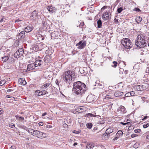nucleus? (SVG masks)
Returning a JSON list of instances; mask_svg holds the SVG:
<instances>
[{"instance_id":"f257e3e1","label":"nucleus","mask_w":149,"mask_h":149,"mask_svg":"<svg viewBox=\"0 0 149 149\" xmlns=\"http://www.w3.org/2000/svg\"><path fill=\"white\" fill-rule=\"evenodd\" d=\"M87 90L86 86L84 83L78 81L74 83L72 90L73 93L79 96H81Z\"/></svg>"},{"instance_id":"f03ea898","label":"nucleus","mask_w":149,"mask_h":149,"mask_svg":"<svg viewBox=\"0 0 149 149\" xmlns=\"http://www.w3.org/2000/svg\"><path fill=\"white\" fill-rule=\"evenodd\" d=\"M62 77L64 81L70 85L72 83V79L76 78L75 72L74 71H70L69 70L63 73Z\"/></svg>"},{"instance_id":"7ed1b4c3","label":"nucleus","mask_w":149,"mask_h":149,"mask_svg":"<svg viewBox=\"0 0 149 149\" xmlns=\"http://www.w3.org/2000/svg\"><path fill=\"white\" fill-rule=\"evenodd\" d=\"M147 42L145 36L143 34H141L138 35L137 40H135V43L137 47L142 48L146 46Z\"/></svg>"},{"instance_id":"20e7f679","label":"nucleus","mask_w":149,"mask_h":149,"mask_svg":"<svg viewBox=\"0 0 149 149\" xmlns=\"http://www.w3.org/2000/svg\"><path fill=\"white\" fill-rule=\"evenodd\" d=\"M121 43L124 47L126 49H129L132 47L131 41L128 38H123L121 41Z\"/></svg>"},{"instance_id":"39448f33","label":"nucleus","mask_w":149,"mask_h":149,"mask_svg":"<svg viewBox=\"0 0 149 149\" xmlns=\"http://www.w3.org/2000/svg\"><path fill=\"white\" fill-rule=\"evenodd\" d=\"M43 44L42 42L34 44L32 46V49L36 51L41 50L43 49Z\"/></svg>"},{"instance_id":"423d86ee","label":"nucleus","mask_w":149,"mask_h":149,"mask_svg":"<svg viewBox=\"0 0 149 149\" xmlns=\"http://www.w3.org/2000/svg\"><path fill=\"white\" fill-rule=\"evenodd\" d=\"M34 136L39 138L42 139L47 137V134L45 133L36 130L35 131Z\"/></svg>"},{"instance_id":"0eeeda50","label":"nucleus","mask_w":149,"mask_h":149,"mask_svg":"<svg viewBox=\"0 0 149 149\" xmlns=\"http://www.w3.org/2000/svg\"><path fill=\"white\" fill-rule=\"evenodd\" d=\"M76 46H77L78 49H83L86 46V42L85 40H81L76 44Z\"/></svg>"},{"instance_id":"6e6552de","label":"nucleus","mask_w":149,"mask_h":149,"mask_svg":"<svg viewBox=\"0 0 149 149\" xmlns=\"http://www.w3.org/2000/svg\"><path fill=\"white\" fill-rule=\"evenodd\" d=\"M24 50L23 49H19L14 54L15 57L16 58H18L22 55L23 53Z\"/></svg>"},{"instance_id":"1a4fd4ad","label":"nucleus","mask_w":149,"mask_h":149,"mask_svg":"<svg viewBox=\"0 0 149 149\" xmlns=\"http://www.w3.org/2000/svg\"><path fill=\"white\" fill-rule=\"evenodd\" d=\"M117 111L120 113L123 114L125 113L127 111L125 107L122 105L120 106L118 108Z\"/></svg>"},{"instance_id":"9d476101","label":"nucleus","mask_w":149,"mask_h":149,"mask_svg":"<svg viewBox=\"0 0 149 149\" xmlns=\"http://www.w3.org/2000/svg\"><path fill=\"white\" fill-rule=\"evenodd\" d=\"M38 12L36 10L33 11L31 13V15L30 16L31 18H33L36 20L38 17Z\"/></svg>"},{"instance_id":"9b49d317","label":"nucleus","mask_w":149,"mask_h":149,"mask_svg":"<svg viewBox=\"0 0 149 149\" xmlns=\"http://www.w3.org/2000/svg\"><path fill=\"white\" fill-rule=\"evenodd\" d=\"M109 13H108L107 12H105L102 15V18L104 20H107L110 19L109 16Z\"/></svg>"},{"instance_id":"f8f14e48","label":"nucleus","mask_w":149,"mask_h":149,"mask_svg":"<svg viewBox=\"0 0 149 149\" xmlns=\"http://www.w3.org/2000/svg\"><path fill=\"white\" fill-rule=\"evenodd\" d=\"M47 9L50 13H55L57 10L56 8L52 6H48L47 7Z\"/></svg>"},{"instance_id":"ddd939ff","label":"nucleus","mask_w":149,"mask_h":149,"mask_svg":"<svg viewBox=\"0 0 149 149\" xmlns=\"http://www.w3.org/2000/svg\"><path fill=\"white\" fill-rule=\"evenodd\" d=\"M36 67L34 63L30 64L27 65V70L29 71L34 69Z\"/></svg>"},{"instance_id":"4468645a","label":"nucleus","mask_w":149,"mask_h":149,"mask_svg":"<svg viewBox=\"0 0 149 149\" xmlns=\"http://www.w3.org/2000/svg\"><path fill=\"white\" fill-rule=\"evenodd\" d=\"M34 65L36 67L40 66L43 63V61L41 60H38L34 62Z\"/></svg>"},{"instance_id":"2eb2a0df","label":"nucleus","mask_w":149,"mask_h":149,"mask_svg":"<svg viewBox=\"0 0 149 149\" xmlns=\"http://www.w3.org/2000/svg\"><path fill=\"white\" fill-rule=\"evenodd\" d=\"M76 110L80 112H82L86 110V108L84 107L79 106L77 107Z\"/></svg>"},{"instance_id":"dca6fc26","label":"nucleus","mask_w":149,"mask_h":149,"mask_svg":"<svg viewBox=\"0 0 149 149\" xmlns=\"http://www.w3.org/2000/svg\"><path fill=\"white\" fill-rule=\"evenodd\" d=\"M124 94L123 93L119 91H116L114 94V95L116 97L122 96Z\"/></svg>"},{"instance_id":"f3484780","label":"nucleus","mask_w":149,"mask_h":149,"mask_svg":"<svg viewBox=\"0 0 149 149\" xmlns=\"http://www.w3.org/2000/svg\"><path fill=\"white\" fill-rule=\"evenodd\" d=\"M94 144L93 143H88L86 147V149H89L88 147H89L90 149H93L94 146Z\"/></svg>"},{"instance_id":"a211bd4d","label":"nucleus","mask_w":149,"mask_h":149,"mask_svg":"<svg viewBox=\"0 0 149 149\" xmlns=\"http://www.w3.org/2000/svg\"><path fill=\"white\" fill-rule=\"evenodd\" d=\"M18 82L21 85H25L26 82L25 79H23L20 78L18 80Z\"/></svg>"},{"instance_id":"6ab92c4d","label":"nucleus","mask_w":149,"mask_h":149,"mask_svg":"<svg viewBox=\"0 0 149 149\" xmlns=\"http://www.w3.org/2000/svg\"><path fill=\"white\" fill-rule=\"evenodd\" d=\"M51 84V82L50 81H48L47 83L43 85L41 87V88L42 89H44L47 88Z\"/></svg>"},{"instance_id":"aec40b11","label":"nucleus","mask_w":149,"mask_h":149,"mask_svg":"<svg viewBox=\"0 0 149 149\" xmlns=\"http://www.w3.org/2000/svg\"><path fill=\"white\" fill-rule=\"evenodd\" d=\"M36 130H34L32 129L29 128L27 130V131L31 135L34 136Z\"/></svg>"},{"instance_id":"412c9836","label":"nucleus","mask_w":149,"mask_h":149,"mask_svg":"<svg viewBox=\"0 0 149 149\" xmlns=\"http://www.w3.org/2000/svg\"><path fill=\"white\" fill-rule=\"evenodd\" d=\"M110 135L106 134V132H105V133L102 134V138L104 140H107L109 138Z\"/></svg>"},{"instance_id":"4be33fe9","label":"nucleus","mask_w":149,"mask_h":149,"mask_svg":"<svg viewBox=\"0 0 149 149\" xmlns=\"http://www.w3.org/2000/svg\"><path fill=\"white\" fill-rule=\"evenodd\" d=\"M33 29V27L32 26H27L25 29V31L26 33H28L31 31Z\"/></svg>"},{"instance_id":"5701e85b","label":"nucleus","mask_w":149,"mask_h":149,"mask_svg":"<svg viewBox=\"0 0 149 149\" xmlns=\"http://www.w3.org/2000/svg\"><path fill=\"white\" fill-rule=\"evenodd\" d=\"M77 25H78V26L79 28H82L83 26L84 25V23L83 21L80 20L77 23Z\"/></svg>"},{"instance_id":"b1692460","label":"nucleus","mask_w":149,"mask_h":149,"mask_svg":"<svg viewBox=\"0 0 149 149\" xmlns=\"http://www.w3.org/2000/svg\"><path fill=\"white\" fill-rule=\"evenodd\" d=\"M142 91L146 90L148 87L149 84L146 83H145L143 85H141Z\"/></svg>"},{"instance_id":"393cba45","label":"nucleus","mask_w":149,"mask_h":149,"mask_svg":"<svg viewBox=\"0 0 149 149\" xmlns=\"http://www.w3.org/2000/svg\"><path fill=\"white\" fill-rule=\"evenodd\" d=\"M113 130L111 128H109L107 129L106 131V134L110 135V134L113 132Z\"/></svg>"},{"instance_id":"a878e982","label":"nucleus","mask_w":149,"mask_h":149,"mask_svg":"<svg viewBox=\"0 0 149 149\" xmlns=\"http://www.w3.org/2000/svg\"><path fill=\"white\" fill-rule=\"evenodd\" d=\"M50 56L49 55H47L44 58V61L46 63H48L50 61Z\"/></svg>"},{"instance_id":"bb28decb","label":"nucleus","mask_w":149,"mask_h":149,"mask_svg":"<svg viewBox=\"0 0 149 149\" xmlns=\"http://www.w3.org/2000/svg\"><path fill=\"white\" fill-rule=\"evenodd\" d=\"M97 27L99 28H101L102 25V22L100 19H99L97 22Z\"/></svg>"},{"instance_id":"cd10ccee","label":"nucleus","mask_w":149,"mask_h":149,"mask_svg":"<svg viewBox=\"0 0 149 149\" xmlns=\"http://www.w3.org/2000/svg\"><path fill=\"white\" fill-rule=\"evenodd\" d=\"M9 58L8 56H4L1 57L2 61L3 62H6L8 59Z\"/></svg>"},{"instance_id":"c85d7f7f","label":"nucleus","mask_w":149,"mask_h":149,"mask_svg":"<svg viewBox=\"0 0 149 149\" xmlns=\"http://www.w3.org/2000/svg\"><path fill=\"white\" fill-rule=\"evenodd\" d=\"M35 93L38 96H40L42 95L41 91L39 90L36 91H35Z\"/></svg>"},{"instance_id":"c756f323","label":"nucleus","mask_w":149,"mask_h":149,"mask_svg":"<svg viewBox=\"0 0 149 149\" xmlns=\"http://www.w3.org/2000/svg\"><path fill=\"white\" fill-rule=\"evenodd\" d=\"M87 68H83V70H81V72H82V71H84V72L83 73H81V74H83L84 75L86 74H87L88 73V72L86 70H87Z\"/></svg>"},{"instance_id":"7c9ffc66","label":"nucleus","mask_w":149,"mask_h":149,"mask_svg":"<svg viewBox=\"0 0 149 149\" xmlns=\"http://www.w3.org/2000/svg\"><path fill=\"white\" fill-rule=\"evenodd\" d=\"M142 20V18L139 16H137L135 19L136 22L137 23L140 22Z\"/></svg>"},{"instance_id":"2f4dec72","label":"nucleus","mask_w":149,"mask_h":149,"mask_svg":"<svg viewBox=\"0 0 149 149\" xmlns=\"http://www.w3.org/2000/svg\"><path fill=\"white\" fill-rule=\"evenodd\" d=\"M123 134V132L121 130H119L118 132L116 134V136H118V137L119 138V137L122 136Z\"/></svg>"},{"instance_id":"473e14b6","label":"nucleus","mask_w":149,"mask_h":149,"mask_svg":"<svg viewBox=\"0 0 149 149\" xmlns=\"http://www.w3.org/2000/svg\"><path fill=\"white\" fill-rule=\"evenodd\" d=\"M141 85H137L135 86V88L138 91H142Z\"/></svg>"},{"instance_id":"72a5a7b5","label":"nucleus","mask_w":149,"mask_h":149,"mask_svg":"<svg viewBox=\"0 0 149 149\" xmlns=\"http://www.w3.org/2000/svg\"><path fill=\"white\" fill-rule=\"evenodd\" d=\"M25 34V31H21L20 33L19 34V36H20V38H23L24 36V35Z\"/></svg>"},{"instance_id":"f704fd0d","label":"nucleus","mask_w":149,"mask_h":149,"mask_svg":"<svg viewBox=\"0 0 149 149\" xmlns=\"http://www.w3.org/2000/svg\"><path fill=\"white\" fill-rule=\"evenodd\" d=\"M15 117L16 119L19 120L23 121L24 118L23 117H20L18 116H16Z\"/></svg>"},{"instance_id":"c9c22d12","label":"nucleus","mask_w":149,"mask_h":149,"mask_svg":"<svg viewBox=\"0 0 149 149\" xmlns=\"http://www.w3.org/2000/svg\"><path fill=\"white\" fill-rule=\"evenodd\" d=\"M113 98L109 95H107L105 96L104 98V100H109L112 99Z\"/></svg>"},{"instance_id":"e433bc0d","label":"nucleus","mask_w":149,"mask_h":149,"mask_svg":"<svg viewBox=\"0 0 149 149\" xmlns=\"http://www.w3.org/2000/svg\"><path fill=\"white\" fill-rule=\"evenodd\" d=\"M57 32H54L51 33V36L52 37L54 38L58 36L57 35L56 36V34H58Z\"/></svg>"},{"instance_id":"4c0bfd02","label":"nucleus","mask_w":149,"mask_h":149,"mask_svg":"<svg viewBox=\"0 0 149 149\" xmlns=\"http://www.w3.org/2000/svg\"><path fill=\"white\" fill-rule=\"evenodd\" d=\"M92 124L91 123H88L86 124V126L89 129H91L92 126Z\"/></svg>"},{"instance_id":"58836bf2","label":"nucleus","mask_w":149,"mask_h":149,"mask_svg":"<svg viewBox=\"0 0 149 149\" xmlns=\"http://www.w3.org/2000/svg\"><path fill=\"white\" fill-rule=\"evenodd\" d=\"M113 65H112L111 66L114 68L116 67L117 66V62L115 61H114L113 62Z\"/></svg>"},{"instance_id":"ea45409f","label":"nucleus","mask_w":149,"mask_h":149,"mask_svg":"<svg viewBox=\"0 0 149 149\" xmlns=\"http://www.w3.org/2000/svg\"><path fill=\"white\" fill-rule=\"evenodd\" d=\"M100 81L99 80H97L96 81V84L95 85V86H102V84H100Z\"/></svg>"},{"instance_id":"a19ab883","label":"nucleus","mask_w":149,"mask_h":149,"mask_svg":"<svg viewBox=\"0 0 149 149\" xmlns=\"http://www.w3.org/2000/svg\"><path fill=\"white\" fill-rule=\"evenodd\" d=\"M20 128H21L22 129H24L26 130V131L28 130V128L26 126H24V125H22L20 127Z\"/></svg>"},{"instance_id":"79ce46f5","label":"nucleus","mask_w":149,"mask_h":149,"mask_svg":"<svg viewBox=\"0 0 149 149\" xmlns=\"http://www.w3.org/2000/svg\"><path fill=\"white\" fill-rule=\"evenodd\" d=\"M123 10V8L122 7H120L118 8L117 11L119 13H120Z\"/></svg>"},{"instance_id":"37998d69","label":"nucleus","mask_w":149,"mask_h":149,"mask_svg":"<svg viewBox=\"0 0 149 149\" xmlns=\"http://www.w3.org/2000/svg\"><path fill=\"white\" fill-rule=\"evenodd\" d=\"M149 124L148 123L144 124L143 125V127L144 128H146L149 127Z\"/></svg>"},{"instance_id":"c03bdc74","label":"nucleus","mask_w":149,"mask_h":149,"mask_svg":"<svg viewBox=\"0 0 149 149\" xmlns=\"http://www.w3.org/2000/svg\"><path fill=\"white\" fill-rule=\"evenodd\" d=\"M139 146V144L138 143H136L134 145V147L135 148H137Z\"/></svg>"},{"instance_id":"a18cd8bd","label":"nucleus","mask_w":149,"mask_h":149,"mask_svg":"<svg viewBox=\"0 0 149 149\" xmlns=\"http://www.w3.org/2000/svg\"><path fill=\"white\" fill-rule=\"evenodd\" d=\"M134 132L135 133H140L141 132V130L140 129H136L134 130Z\"/></svg>"},{"instance_id":"49530a36","label":"nucleus","mask_w":149,"mask_h":149,"mask_svg":"<svg viewBox=\"0 0 149 149\" xmlns=\"http://www.w3.org/2000/svg\"><path fill=\"white\" fill-rule=\"evenodd\" d=\"M91 98V96H88L87 97V100L89 102H91L92 101H93V100H90V99Z\"/></svg>"},{"instance_id":"de8ad7c7","label":"nucleus","mask_w":149,"mask_h":149,"mask_svg":"<svg viewBox=\"0 0 149 149\" xmlns=\"http://www.w3.org/2000/svg\"><path fill=\"white\" fill-rule=\"evenodd\" d=\"M4 81L2 80L0 81V86H2L3 85L5 84L6 82H4Z\"/></svg>"},{"instance_id":"09e8293b","label":"nucleus","mask_w":149,"mask_h":149,"mask_svg":"<svg viewBox=\"0 0 149 149\" xmlns=\"http://www.w3.org/2000/svg\"><path fill=\"white\" fill-rule=\"evenodd\" d=\"M119 70H120L119 73L120 74H122L123 73L124 70L123 69L121 68H120Z\"/></svg>"},{"instance_id":"8fccbe9b","label":"nucleus","mask_w":149,"mask_h":149,"mask_svg":"<svg viewBox=\"0 0 149 149\" xmlns=\"http://www.w3.org/2000/svg\"><path fill=\"white\" fill-rule=\"evenodd\" d=\"M9 126L10 127L13 128L15 127V125L13 123H10L9 124Z\"/></svg>"},{"instance_id":"3c124183","label":"nucleus","mask_w":149,"mask_h":149,"mask_svg":"<svg viewBox=\"0 0 149 149\" xmlns=\"http://www.w3.org/2000/svg\"><path fill=\"white\" fill-rule=\"evenodd\" d=\"M125 96L126 97H129L131 96V94L130 92H128L125 94Z\"/></svg>"},{"instance_id":"603ef678","label":"nucleus","mask_w":149,"mask_h":149,"mask_svg":"<svg viewBox=\"0 0 149 149\" xmlns=\"http://www.w3.org/2000/svg\"><path fill=\"white\" fill-rule=\"evenodd\" d=\"M134 10L138 12H140L141 11V10L138 8H135Z\"/></svg>"},{"instance_id":"864d4df0","label":"nucleus","mask_w":149,"mask_h":149,"mask_svg":"<svg viewBox=\"0 0 149 149\" xmlns=\"http://www.w3.org/2000/svg\"><path fill=\"white\" fill-rule=\"evenodd\" d=\"M109 6H105L101 8V10L102 11L104 10L105 9L107 8Z\"/></svg>"},{"instance_id":"5fc2aeb1","label":"nucleus","mask_w":149,"mask_h":149,"mask_svg":"<svg viewBox=\"0 0 149 149\" xmlns=\"http://www.w3.org/2000/svg\"><path fill=\"white\" fill-rule=\"evenodd\" d=\"M138 135L136 134H133L131 135V137L132 138H134L136 136H137Z\"/></svg>"},{"instance_id":"6e6d98bb","label":"nucleus","mask_w":149,"mask_h":149,"mask_svg":"<svg viewBox=\"0 0 149 149\" xmlns=\"http://www.w3.org/2000/svg\"><path fill=\"white\" fill-rule=\"evenodd\" d=\"M119 138V137L118 136H116H116L114 138L112 139V140L113 141H115L117 140Z\"/></svg>"},{"instance_id":"4d7b16f0","label":"nucleus","mask_w":149,"mask_h":149,"mask_svg":"<svg viewBox=\"0 0 149 149\" xmlns=\"http://www.w3.org/2000/svg\"><path fill=\"white\" fill-rule=\"evenodd\" d=\"M146 141L147 142H149V135L146 136Z\"/></svg>"},{"instance_id":"13d9d810","label":"nucleus","mask_w":149,"mask_h":149,"mask_svg":"<svg viewBox=\"0 0 149 149\" xmlns=\"http://www.w3.org/2000/svg\"><path fill=\"white\" fill-rule=\"evenodd\" d=\"M41 91L42 92V95L46 94L47 93H48L45 90H43Z\"/></svg>"},{"instance_id":"bf43d9fd","label":"nucleus","mask_w":149,"mask_h":149,"mask_svg":"<svg viewBox=\"0 0 149 149\" xmlns=\"http://www.w3.org/2000/svg\"><path fill=\"white\" fill-rule=\"evenodd\" d=\"M130 94H131V96H133L134 95V92L133 91L130 92Z\"/></svg>"},{"instance_id":"052dcab7","label":"nucleus","mask_w":149,"mask_h":149,"mask_svg":"<svg viewBox=\"0 0 149 149\" xmlns=\"http://www.w3.org/2000/svg\"><path fill=\"white\" fill-rule=\"evenodd\" d=\"M55 83L58 86H59L58 80V79H56L55 81Z\"/></svg>"},{"instance_id":"680f3d73","label":"nucleus","mask_w":149,"mask_h":149,"mask_svg":"<svg viewBox=\"0 0 149 149\" xmlns=\"http://www.w3.org/2000/svg\"><path fill=\"white\" fill-rule=\"evenodd\" d=\"M68 125L67 124L65 123L63 125V127H64L66 128V127H68Z\"/></svg>"},{"instance_id":"e2e57ef3","label":"nucleus","mask_w":149,"mask_h":149,"mask_svg":"<svg viewBox=\"0 0 149 149\" xmlns=\"http://www.w3.org/2000/svg\"><path fill=\"white\" fill-rule=\"evenodd\" d=\"M3 112V111L2 109L1 108H0V115L2 114Z\"/></svg>"},{"instance_id":"0e129e2a","label":"nucleus","mask_w":149,"mask_h":149,"mask_svg":"<svg viewBox=\"0 0 149 149\" xmlns=\"http://www.w3.org/2000/svg\"><path fill=\"white\" fill-rule=\"evenodd\" d=\"M91 113H88L87 114H86V117H91Z\"/></svg>"},{"instance_id":"69168bd1","label":"nucleus","mask_w":149,"mask_h":149,"mask_svg":"<svg viewBox=\"0 0 149 149\" xmlns=\"http://www.w3.org/2000/svg\"><path fill=\"white\" fill-rule=\"evenodd\" d=\"M13 91V90L12 89H8L7 90V91L8 92H9Z\"/></svg>"},{"instance_id":"338daca9","label":"nucleus","mask_w":149,"mask_h":149,"mask_svg":"<svg viewBox=\"0 0 149 149\" xmlns=\"http://www.w3.org/2000/svg\"><path fill=\"white\" fill-rule=\"evenodd\" d=\"M43 123L40 122L38 123V124L40 126H41L43 125Z\"/></svg>"},{"instance_id":"774afa93","label":"nucleus","mask_w":149,"mask_h":149,"mask_svg":"<svg viewBox=\"0 0 149 149\" xmlns=\"http://www.w3.org/2000/svg\"><path fill=\"white\" fill-rule=\"evenodd\" d=\"M10 149H15V147L14 146H12L10 147Z\"/></svg>"}]
</instances>
